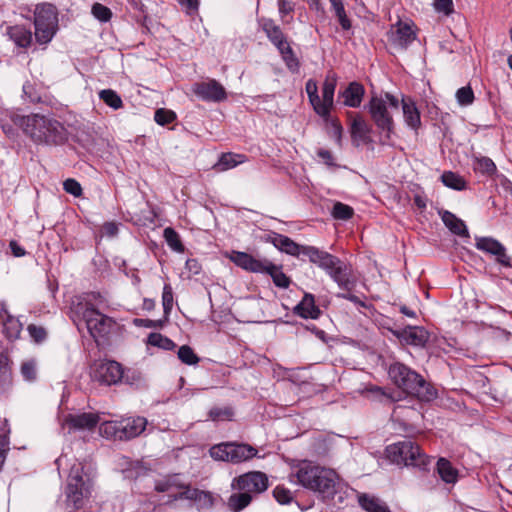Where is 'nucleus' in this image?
I'll list each match as a JSON object with an SVG mask.
<instances>
[{"label": "nucleus", "instance_id": "de8ad7c7", "mask_svg": "<svg viewBox=\"0 0 512 512\" xmlns=\"http://www.w3.org/2000/svg\"><path fill=\"white\" fill-rule=\"evenodd\" d=\"M331 215L336 220H349L354 215V209L342 202H336L333 205Z\"/></svg>", "mask_w": 512, "mask_h": 512}, {"label": "nucleus", "instance_id": "09e8293b", "mask_svg": "<svg viewBox=\"0 0 512 512\" xmlns=\"http://www.w3.org/2000/svg\"><path fill=\"white\" fill-rule=\"evenodd\" d=\"M209 418L213 421H231L234 416V410L230 406L213 407L209 410Z\"/></svg>", "mask_w": 512, "mask_h": 512}, {"label": "nucleus", "instance_id": "c756f323", "mask_svg": "<svg viewBox=\"0 0 512 512\" xmlns=\"http://www.w3.org/2000/svg\"><path fill=\"white\" fill-rule=\"evenodd\" d=\"M359 506L366 512H391L387 504L380 498L367 493H357Z\"/></svg>", "mask_w": 512, "mask_h": 512}, {"label": "nucleus", "instance_id": "20e7f679", "mask_svg": "<svg viewBox=\"0 0 512 512\" xmlns=\"http://www.w3.org/2000/svg\"><path fill=\"white\" fill-rule=\"evenodd\" d=\"M228 257L231 262L245 271L269 275L278 288L287 289L292 282L283 272L282 265H276L268 259H257L247 252L235 250H232Z\"/></svg>", "mask_w": 512, "mask_h": 512}, {"label": "nucleus", "instance_id": "f03ea898", "mask_svg": "<svg viewBox=\"0 0 512 512\" xmlns=\"http://www.w3.org/2000/svg\"><path fill=\"white\" fill-rule=\"evenodd\" d=\"M290 465V477H295L303 487L325 496L334 494L339 476L333 469L321 467L309 460H290Z\"/></svg>", "mask_w": 512, "mask_h": 512}, {"label": "nucleus", "instance_id": "37998d69", "mask_svg": "<svg viewBox=\"0 0 512 512\" xmlns=\"http://www.w3.org/2000/svg\"><path fill=\"white\" fill-rule=\"evenodd\" d=\"M99 433L102 437L112 440H120V421H105L99 425Z\"/></svg>", "mask_w": 512, "mask_h": 512}, {"label": "nucleus", "instance_id": "ea45409f", "mask_svg": "<svg viewBox=\"0 0 512 512\" xmlns=\"http://www.w3.org/2000/svg\"><path fill=\"white\" fill-rule=\"evenodd\" d=\"M474 170L488 177H492L497 173L496 164L491 158L486 156L475 158Z\"/></svg>", "mask_w": 512, "mask_h": 512}, {"label": "nucleus", "instance_id": "a18cd8bd", "mask_svg": "<svg viewBox=\"0 0 512 512\" xmlns=\"http://www.w3.org/2000/svg\"><path fill=\"white\" fill-rule=\"evenodd\" d=\"M179 360L186 365H196L200 362V357L194 352L189 345H182L178 349Z\"/></svg>", "mask_w": 512, "mask_h": 512}, {"label": "nucleus", "instance_id": "864d4df0", "mask_svg": "<svg viewBox=\"0 0 512 512\" xmlns=\"http://www.w3.org/2000/svg\"><path fill=\"white\" fill-rule=\"evenodd\" d=\"M281 57L289 71L292 73H297L299 71L300 61L295 55L292 47H286V50L281 54Z\"/></svg>", "mask_w": 512, "mask_h": 512}, {"label": "nucleus", "instance_id": "a211bd4d", "mask_svg": "<svg viewBox=\"0 0 512 512\" xmlns=\"http://www.w3.org/2000/svg\"><path fill=\"white\" fill-rule=\"evenodd\" d=\"M192 91L204 101L221 102L227 98L225 88L215 79L195 83Z\"/></svg>", "mask_w": 512, "mask_h": 512}, {"label": "nucleus", "instance_id": "2f4dec72", "mask_svg": "<svg viewBox=\"0 0 512 512\" xmlns=\"http://www.w3.org/2000/svg\"><path fill=\"white\" fill-rule=\"evenodd\" d=\"M246 161V156L232 152L222 153L213 168L218 171H226Z\"/></svg>", "mask_w": 512, "mask_h": 512}, {"label": "nucleus", "instance_id": "6ab92c4d", "mask_svg": "<svg viewBox=\"0 0 512 512\" xmlns=\"http://www.w3.org/2000/svg\"><path fill=\"white\" fill-rule=\"evenodd\" d=\"M302 256L307 257L310 263L316 265L326 273L338 263L339 258L325 250L311 245H306V247H304Z\"/></svg>", "mask_w": 512, "mask_h": 512}, {"label": "nucleus", "instance_id": "f3484780", "mask_svg": "<svg viewBox=\"0 0 512 512\" xmlns=\"http://www.w3.org/2000/svg\"><path fill=\"white\" fill-rule=\"evenodd\" d=\"M413 23L398 21L387 33L388 40L395 48L406 50L416 39V32L412 29Z\"/></svg>", "mask_w": 512, "mask_h": 512}, {"label": "nucleus", "instance_id": "4d7b16f0", "mask_svg": "<svg viewBox=\"0 0 512 512\" xmlns=\"http://www.w3.org/2000/svg\"><path fill=\"white\" fill-rule=\"evenodd\" d=\"M173 289L170 284H164L162 293V306L166 318H168L173 308Z\"/></svg>", "mask_w": 512, "mask_h": 512}, {"label": "nucleus", "instance_id": "338daca9", "mask_svg": "<svg viewBox=\"0 0 512 512\" xmlns=\"http://www.w3.org/2000/svg\"><path fill=\"white\" fill-rule=\"evenodd\" d=\"M434 8L437 12L449 16L454 12L453 0H434Z\"/></svg>", "mask_w": 512, "mask_h": 512}, {"label": "nucleus", "instance_id": "393cba45", "mask_svg": "<svg viewBox=\"0 0 512 512\" xmlns=\"http://www.w3.org/2000/svg\"><path fill=\"white\" fill-rule=\"evenodd\" d=\"M209 453L214 460L231 463H240L258 456V450H209Z\"/></svg>", "mask_w": 512, "mask_h": 512}, {"label": "nucleus", "instance_id": "0eeeda50", "mask_svg": "<svg viewBox=\"0 0 512 512\" xmlns=\"http://www.w3.org/2000/svg\"><path fill=\"white\" fill-rule=\"evenodd\" d=\"M82 316L89 334L97 343L107 341L110 334L116 331L117 322L100 312L91 302L85 303Z\"/></svg>", "mask_w": 512, "mask_h": 512}, {"label": "nucleus", "instance_id": "f257e3e1", "mask_svg": "<svg viewBox=\"0 0 512 512\" xmlns=\"http://www.w3.org/2000/svg\"><path fill=\"white\" fill-rule=\"evenodd\" d=\"M10 118L12 123L22 128L23 132L36 144L58 146L68 141L69 132L57 119L41 114L24 116L15 113Z\"/></svg>", "mask_w": 512, "mask_h": 512}, {"label": "nucleus", "instance_id": "72a5a7b5", "mask_svg": "<svg viewBox=\"0 0 512 512\" xmlns=\"http://www.w3.org/2000/svg\"><path fill=\"white\" fill-rule=\"evenodd\" d=\"M348 442L345 437L330 433V434H319L315 438L314 448H333L335 446H344Z\"/></svg>", "mask_w": 512, "mask_h": 512}, {"label": "nucleus", "instance_id": "aec40b11", "mask_svg": "<svg viewBox=\"0 0 512 512\" xmlns=\"http://www.w3.org/2000/svg\"><path fill=\"white\" fill-rule=\"evenodd\" d=\"M371 132L372 127L367 124L360 114H357L350 125V136L353 146L358 148L362 144H372Z\"/></svg>", "mask_w": 512, "mask_h": 512}, {"label": "nucleus", "instance_id": "4c0bfd02", "mask_svg": "<svg viewBox=\"0 0 512 512\" xmlns=\"http://www.w3.org/2000/svg\"><path fill=\"white\" fill-rule=\"evenodd\" d=\"M437 471L441 479L446 483H455L458 472L452 464L445 458H440L437 462Z\"/></svg>", "mask_w": 512, "mask_h": 512}, {"label": "nucleus", "instance_id": "680f3d73", "mask_svg": "<svg viewBox=\"0 0 512 512\" xmlns=\"http://www.w3.org/2000/svg\"><path fill=\"white\" fill-rule=\"evenodd\" d=\"M63 189L74 197H80L83 193L80 183L73 178H68L63 182Z\"/></svg>", "mask_w": 512, "mask_h": 512}, {"label": "nucleus", "instance_id": "e433bc0d", "mask_svg": "<svg viewBox=\"0 0 512 512\" xmlns=\"http://www.w3.org/2000/svg\"><path fill=\"white\" fill-rule=\"evenodd\" d=\"M146 343L153 347H157L166 351H172L176 348V343L170 339L169 337L157 333L152 332L148 335Z\"/></svg>", "mask_w": 512, "mask_h": 512}, {"label": "nucleus", "instance_id": "69168bd1", "mask_svg": "<svg viewBox=\"0 0 512 512\" xmlns=\"http://www.w3.org/2000/svg\"><path fill=\"white\" fill-rule=\"evenodd\" d=\"M10 427L7 419H3L0 422V448H8L10 443L9 435H10Z\"/></svg>", "mask_w": 512, "mask_h": 512}, {"label": "nucleus", "instance_id": "dca6fc26", "mask_svg": "<svg viewBox=\"0 0 512 512\" xmlns=\"http://www.w3.org/2000/svg\"><path fill=\"white\" fill-rule=\"evenodd\" d=\"M64 423L69 432L93 431L100 423V414L98 412L69 413L64 418Z\"/></svg>", "mask_w": 512, "mask_h": 512}, {"label": "nucleus", "instance_id": "f704fd0d", "mask_svg": "<svg viewBox=\"0 0 512 512\" xmlns=\"http://www.w3.org/2000/svg\"><path fill=\"white\" fill-rule=\"evenodd\" d=\"M253 500L252 494L238 491L230 495L227 501L228 508L233 512H239L246 508Z\"/></svg>", "mask_w": 512, "mask_h": 512}, {"label": "nucleus", "instance_id": "f8f14e48", "mask_svg": "<svg viewBox=\"0 0 512 512\" xmlns=\"http://www.w3.org/2000/svg\"><path fill=\"white\" fill-rule=\"evenodd\" d=\"M268 485V477L259 471L240 475L232 482L234 489L252 494V498L265 492L268 489Z\"/></svg>", "mask_w": 512, "mask_h": 512}, {"label": "nucleus", "instance_id": "cd10ccee", "mask_svg": "<svg viewBox=\"0 0 512 512\" xmlns=\"http://www.w3.org/2000/svg\"><path fill=\"white\" fill-rule=\"evenodd\" d=\"M6 35L20 48H28L32 43V31L24 25L8 26Z\"/></svg>", "mask_w": 512, "mask_h": 512}, {"label": "nucleus", "instance_id": "1a4fd4ad", "mask_svg": "<svg viewBox=\"0 0 512 512\" xmlns=\"http://www.w3.org/2000/svg\"><path fill=\"white\" fill-rule=\"evenodd\" d=\"M83 466L79 463H74L69 472L68 483L66 488V495L68 501L72 502L75 508L83 506L84 499L88 498L91 494V481L89 478H83Z\"/></svg>", "mask_w": 512, "mask_h": 512}, {"label": "nucleus", "instance_id": "c85d7f7f", "mask_svg": "<svg viewBox=\"0 0 512 512\" xmlns=\"http://www.w3.org/2000/svg\"><path fill=\"white\" fill-rule=\"evenodd\" d=\"M401 103L405 123L408 127L417 131L421 126V117L415 102L410 98H403Z\"/></svg>", "mask_w": 512, "mask_h": 512}, {"label": "nucleus", "instance_id": "4468645a", "mask_svg": "<svg viewBox=\"0 0 512 512\" xmlns=\"http://www.w3.org/2000/svg\"><path fill=\"white\" fill-rule=\"evenodd\" d=\"M403 344L425 348L430 340V332L422 326H406L403 329H389Z\"/></svg>", "mask_w": 512, "mask_h": 512}, {"label": "nucleus", "instance_id": "473e14b6", "mask_svg": "<svg viewBox=\"0 0 512 512\" xmlns=\"http://www.w3.org/2000/svg\"><path fill=\"white\" fill-rule=\"evenodd\" d=\"M13 384L12 370L9 358L0 352V393L7 392Z\"/></svg>", "mask_w": 512, "mask_h": 512}, {"label": "nucleus", "instance_id": "49530a36", "mask_svg": "<svg viewBox=\"0 0 512 512\" xmlns=\"http://www.w3.org/2000/svg\"><path fill=\"white\" fill-rule=\"evenodd\" d=\"M76 142L87 152L95 153L97 150V139L86 132H78L75 136Z\"/></svg>", "mask_w": 512, "mask_h": 512}, {"label": "nucleus", "instance_id": "79ce46f5", "mask_svg": "<svg viewBox=\"0 0 512 512\" xmlns=\"http://www.w3.org/2000/svg\"><path fill=\"white\" fill-rule=\"evenodd\" d=\"M4 333L9 340H16L20 337L22 323L15 317L8 315L4 322Z\"/></svg>", "mask_w": 512, "mask_h": 512}, {"label": "nucleus", "instance_id": "423d86ee", "mask_svg": "<svg viewBox=\"0 0 512 512\" xmlns=\"http://www.w3.org/2000/svg\"><path fill=\"white\" fill-rule=\"evenodd\" d=\"M35 39L40 45H46L58 30L57 7L51 3L37 4L34 10Z\"/></svg>", "mask_w": 512, "mask_h": 512}, {"label": "nucleus", "instance_id": "603ef678", "mask_svg": "<svg viewBox=\"0 0 512 512\" xmlns=\"http://www.w3.org/2000/svg\"><path fill=\"white\" fill-rule=\"evenodd\" d=\"M177 119L174 111L166 108H158L154 113V120L158 125L165 126Z\"/></svg>", "mask_w": 512, "mask_h": 512}, {"label": "nucleus", "instance_id": "9b49d317", "mask_svg": "<svg viewBox=\"0 0 512 512\" xmlns=\"http://www.w3.org/2000/svg\"><path fill=\"white\" fill-rule=\"evenodd\" d=\"M385 458L392 464L398 466L414 467L418 469H426L431 459L423 450H383Z\"/></svg>", "mask_w": 512, "mask_h": 512}, {"label": "nucleus", "instance_id": "2eb2a0df", "mask_svg": "<svg viewBox=\"0 0 512 512\" xmlns=\"http://www.w3.org/2000/svg\"><path fill=\"white\" fill-rule=\"evenodd\" d=\"M327 274L342 291H353L358 282L352 266L340 258H338V263L328 270Z\"/></svg>", "mask_w": 512, "mask_h": 512}, {"label": "nucleus", "instance_id": "774afa93", "mask_svg": "<svg viewBox=\"0 0 512 512\" xmlns=\"http://www.w3.org/2000/svg\"><path fill=\"white\" fill-rule=\"evenodd\" d=\"M336 297L348 300L359 307L368 308V304L364 300H361L357 295L353 294L352 291L338 292Z\"/></svg>", "mask_w": 512, "mask_h": 512}, {"label": "nucleus", "instance_id": "5701e85b", "mask_svg": "<svg viewBox=\"0 0 512 512\" xmlns=\"http://www.w3.org/2000/svg\"><path fill=\"white\" fill-rule=\"evenodd\" d=\"M336 88V79H325L322 86V100L319 98L316 114L321 116L324 120L330 117L331 109L333 107L334 92Z\"/></svg>", "mask_w": 512, "mask_h": 512}, {"label": "nucleus", "instance_id": "052dcab7", "mask_svg": "<svg viewBox=\"0 0 512 512\" xmlns=\"http://www.w3.org/2000/svg\"><path fill=\"white\" fill-rule=\"evenodd\" d=\"M168 318L164 317V319L159 320H151L144 318H135L133 319V324L136 327H145V328H162L167 322Z\"/></svg>", "mask_w": 512, "mask_h": 512}, {"label": "nucleus", "instance_id": "5fc2aeb1", "mask_svg": "<svg viewBox=\"0 0 512 512\" xmlns=\"http://www.w3.org/2000/svg\"><path fill=\"white\" fill-rule=\"evenodd\" d=\"M330 123V129L328 130V134L330 137H333L336 141V144L341 147L342 146V136H343V126L338 118H330L325 120Z\"/></svg>", "mask_w": 512, "mask_h": 512}, {"label": "nucleus", "instance_id": "e2e57ef3", "mask_svg": "<svg viewBox=\"0 0 512 512\" xmlns=\"http://www.w3.org/2000/svg\"><path fill=\"white\" fill-rule=\"evenodd\" d=\"M21 374L27 381H34L37 376L36 363L34 360L23 362L21 365Z\"/></svg>", "mask_w": 512, "mask_h": 512}, {"label": "nucleus", "instance_id": "ddd939ff", "mask_svg": "<svg viewBox=\"0 0 512 512\" xmlns=\"http://www.w3.org/2000/svg\"><path fill=\"white\" fill-rule=\"evenodd\" d=\"M475 247L487 254L495 256L498 264L512 268L511 257L507 254L506 247L497 239L488 236H476Z\"/></svg>", "mask_w": 512, "mask_h": 512}, {"label": "nucleus", "instance_id": "8fccbe9b", "mask_svg": "<svg viewBox=\"0 0 512 512\" xmlns=\"http://www.w3.org/2000/svg\"><path fill=\"white\" fill-rule=\"evenodd\" d=\"M131 387L139 388L143 384V377L141 372L134 369H126L123 367L122 382Z\"/></svg>", "mask_w": 512, "mask_h": 512}, {"label": "nucleus", "instance_id": "bf43d9fd", "mask_svg": "<svg viewBox=\"0 0 512 512\" xmlns=\"http://www.w3.org/2000/svg\"><path fill=\"white\" fill-rule=\"evenodd\" d=\"M305 90L307 92L309 102L313 106L314 111L316 112V108L319 103V95H318V87L316 81L313 79H309L306 82Z\"/></svg>", "mask_w": 512, "mask_h": 512}, {"label": "nucleus", "instance_id": "58836bf2", "mask_svg": "<svg viewBox=\"0 0 512 512\" xmlns=\"http://www.w3.org/2000/svg\"><path fill=\"white\" fill-rule=\"evenodd\" d=\"M163 238L171 250L177 253H184L185 246L182 243L179 233L172 227H166L163 231Z\"/></svg>", "mask_w": 512, "mask_h": 512}, {"label": "nucleus", "instance_id": "7c9ffc66", "mask_svg": "<svg viewBox=\"0 0 512 512\" xmlns=\"http://www.w3.org/2000/svg\"><path fill=\"white\" fill-rule=\"evenodd\" d=\"M330 10L344 32L352 30V20L348 16L343 0H329Z\"/></svg>", "mask_w": 512, "mask_h": 512}, {"label": "nucleus", "instance_id": "39448f33", "mask_svg": "<svg viewBox=\"0 0 512 512\" xmlns=\"http://www.w3.org/2000/svg\"><path fill=\"white\" fill-rule=\"evenodd\" d=\"M158 492H167L173 500L187 499L193 501L198 509H208L213 506L214 498L210 492L202 491L184 484L177 475L168 476L155 484Z\"/></svg>", "mask_w": 512, "mask_h": 512}, {"label": "nucleus", "instance_id": "3c124183", "mask_svg": "<svg viewBox=\"0 0 512 512\" xmlns=\"http://www.w3.org/2000/svg\"><path fill=\"white\" fill-rule=\"evenodd\" d=\"M91 13L94 16L95 19L102 23L109 22L112 18V11L109 7L101 4V3H94L91 7Z\"/></svg>", "mask_w": 512, "mask_h": 512}, {"label": "nucleus", "instance_id": "6e6552de", "mask_svg": "<svg viewBox=\"0 0 512 512\" xmlns=\"http://www.w3.org/2000/svg\"><path fill=\"white\" fill-rule=\"evenodd\" d=\"M368 112L381 135L380 144L389 145L392 135L395 134V123L388 111L386 101L377 96H372L367 105Z\"/></svg>", "mask_w": 512, "mask_h": 512}, {"label": "nucleus", "instance_id": "a878e982", "mask_svg": "<svg viewBox=\"0 0 512 512\" xmlns=\"http://www.w3.org/2000/svg\"><path fill=\"white\" fill-rule=\"evenodd\" d=\"M293 313L303 319H318L322 311L315 304V297L311 293H305L302 300L293 308Z\"/></svg>", "mask_w": 512, "mask_h": 512}, {"label": "nucleus", "instance_id": "bb28decb", "mask_svg": "<svg viewBox=\"0 0 512 512\" xmlns=\"http://www.w3.org/2000/svg\"><path fill=\"white\" fill-rule=\"evenodd\" d=\"M438 213L444 225L450 230L451 233L460 237H470L467 226L462 219L458 218L455 214L448 210H440Z\"/></svg>", "mask_w": 512, "mask_h": 512}, {"label": "nucleus", "instance_id": "9d476101", "mask_svg": "<svg viewBox=\"0 0 512 512\" xmlns=\"http://www.w3.org/2000/svg\"><path fill=\"white\" fill-rule=\"evenodd\" d=\"M91 377L101 385H117L122 382L123 365L108 359L95 361L91 366Z\"/></svg>", "mask_w": 512, "mask_h": 512}, {"label": "nucleus", "instance_id": "a19ab883", "mask_svg": "<svg viewBox=\"0 0 512 512\" xmlns=\"http://www.w3.org/2000/svg\"><path fill=\"white\" fill-rule=\"evenodd\" d=\"M441 181L446 187L457 191H461L466 188V181L464 178L452 171H445L441 175Z\"/></svg>", "mask_w": 512, "mask_h": 512}, {"label": "nucleus", "instance_id": "c9c22d12", "mask_svg": "<svg viewBox=\"0 0 512 512\" xmlns=\"http://www.w3.org/2000/svg\"><path fill=\"white\" fill-rule=\"evenodd\" d=\"M259 24L271 43H274L285 36L281 27L271 18H261L259 20Z\"/></svg>", "mask_w": 512, "mask_h": 512}, {"label": "nucleus", "instance_id": "7ed1b4c3", "mask_svg": "<svg viewBox=\"0 0 512 512\" xmlns=\"http://www.w3.org/2000/svg\"><path fill=\"white\" fill-rule=\"evenodd\" d=\"M393 383L408 395L422 402H430L437 398V390L423 376L410 367L396 362L388 370Z\"/></svg>", "mask_w": 512, "mask_h": 512}, {"label": "nucleus", "instance_id": "b1692460", "mask_svg": "<svg viewBox=\"0 0 512 512\" xmlns=\"http://www.w3.org/2000/svg\"><path fill=\"white\" fill-rule=\"evenodd\" d=\"M365 95L363 84L358 81L350 82L347 87L338 93V98L343 99V105L351 108H358Z\"/></svg>", "mask_w": 512, "mask_h": 512}, {"label": "nucleus", "instance_id": "4be33fe9", "mask_svg": "<svg viewBox=\"0 0 512 512\" xmlns=\"http://www.w3.org/2000/svg\"><path fill=\"white\" fill-rule=\"evenodd\" d=\"M148 422L145 417H129L120 421V441L131 440L145 431Z\"/></svg>", "mask_w": 512, "mask_h": 512}, {"label": "nucleus", "instance_id": "0e129e2a", "mask_svg": "<svg viewBox=\"0 0 512 512\" xmlns=\"http://www.w3.org/2000/svg\"><path fill=\"white\" fill-rule=\"evenodd\" d=\"M273 496L280 504H288L293 498L291 491L283 486H276L273 490Z\"/></svg>", "mask_w": 512, "mask_h": 512}, {"label": "nucleus", "instance_id": "6e6d98bb", "mask_svg": "<svg viewBox=\"0 0 512 512\" xmlns=\"http://www.w3.org/2000/svg\"><path fill=\"white\" fill-rule=\"evenodd\" d=\"M456 99L461 106L471 105L474 102L475 96L470 85L459 88L456 92Z\"/></svg>", "mask_w": 512, "mask_h": 512}, {"label": "nucleus", "instance_id": "412c9836", "mask_svg": "<svg viewBox=\"0 0 512 512\" xmlns=\"http://www.w3.org/2000/svg\"><path fill=\"white\" fill-rule=\"evenodd\" d=\"M267 241L272 243L279 251L298 258L303 255V249L306 247V245L298 244L290 237L276 232H272Z\"/></svg>", "mask_w": 512, "mask_h": 512}, {"label": "nucleus", "instance_id": "c03bdc74", "mask_svg": "<svg viewBox=\"0 0 512 512\" xmlns=\"http://www.w3.org/2000/svg\"><path fill=\"white\" fill-rule=\"evenodd\" d=\"M99 98L110 108L118 110L123 107L120 95L112 89H103L99 92Z\"/></svg>", "mask_w": 512, "mask_h": 512}, {"label": "nucleus", "instance_id": "13d9d810", "mask_svg": "<svg viewBox=\"0 0 512 512\" xmlns=\"http://www.w3.org/2000/svg\"><path fill=\"white\" fill-rule=\"evenodd\" d=\"M27 331L29 333V336L36 344L43 343L48 336L47 330L42 327L35 324H29L27 326Z\"/></svg>", "mask_w": 512, "mask_h": 512}]
</instances>
